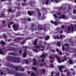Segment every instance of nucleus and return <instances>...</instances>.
<instances>
[{"mask_svg": "<svg viewBox=\"0 0 76 76\" xmlns=\"http://www.w3.org/2000/svg\"><path fill=\"white\" fill-rule=\"evenodd\" d=\"M7 61H11V62H13V63H20V58L18 57L8 56L7 58Z\"/></svg>", "mask_w": 76, "mask_h": 76, "instance_id": "obj_1", "label": "nucleus"}, {"mask_svg": "<svg viewBox=\"0 0 76 76\" xmlns=\"http://www.w3.org/2000/svg\"><path fill=\"white\" fill-rule=\"evenodd\" d=\"M8 71L9 73V74L14 75V76H23V74L22 73H18L15 70L8 69Z\"/></svg>", "mask_w": 76, "mask_h": 76, "instance_id": "obj_2", "label": "nucleus"}, {"mask_svg": "<svg viewBox=\"0 0 76 76\" xmlns=\"http://www.w3.org/2000/svg\"><path fill=\"white\" fill-rule=\"evenodd\" d=\"M7 66L10 67V68H12L13 69H15L16 71H19V69H20V66H16L12 65V64H8L7 65Z\"/></svg>", "mask_w": 76, "mask_h": 76, "instance_id": "obj_3", "label": "nucleus"}, {"mask_svg": "<svg viewBox=\"0 0 76 76\" xmlns=\"http://www.w3.org/2000/svg\"><path fill=\"white\" fill-rule=\"evenodd\" d=\"M27 13L29 16H32V15H34V16H36L37 15V12H34L33 11H27Z\"/></svg>", "mask_w": 76, "mask_h": 76, "instance_id": "obj_4", "label": "nucleus"}, {"mask_svg": "<svg viewBox=\"0 0 76 76\" xmlns=\"http://www.w3.org/2000/svg\"><path fill=\"white\" fill-rule=\"evenodd\" d=\"M17 49V48H12L11 47H10L9 48L7 49V51H12L14 52H16V51H17V50H16Z\"/></svg>", "mask_w": 76, "mask_h": 76, "instance_id": "obj_5", "label": "nucleus"}, {"mask_svg": "<svg viewBox=\"0 0 76 76\" xmlns=\"http://www.w3.org/2000/svg\"><path fill=\"white\" fill-rule=\"evenodd\" d=\"M12 27L15 31H16L18 30V28L19 27V25L14 24L13 25Z\"/></svg>", "mask_w": 76, "mask_h": 76, "instance_id": "obj_6", "label": "nucleus"}, {"mask_svg": "<svg viewBox=\"0 0 76 76\" xmlns=\"http://www.w3.org/2000/svg\"><path fill=\"white\" fill-rule=\"evenodd\" d=\"M43 29V27L42 25L39 24L38 27V31H41Z\"/></svg>", "mask_w": 76, "mask_h": 76, "instance_id": "obj_7", "label": "nucleus"}, {"mask_svg": "<svg viewBox=\"0 0 76 76\" xmlns=\"http://www.w3.org/2000/svg\"><path fill=\"white\" fill-rule=\"evenodd\" d=\"M37 10V17H39V18H41V12L39 11V10Z\"/></svg>", "mask_w": 76, "mask_h": 76, "instance_id": "obj_8", "label": "nucleus"}, {"mask_svg": "<svg viewBox=\"0 0 76 76\" xmlns=\"http://www.w3.org/2000/svg\"><path fill=\"white\" fill-rule=\"evenodd\" d=\"M63 68H64V66H63V65H61L59 66V70L61 72V73L63 72V70H62V69Z\"/></svg>", "mask_w": 76, "mask_h": 76, "instance_id": "obj_9", "label": "nucleus"}, {"mask_svg": "<svg viewBox=\"0 0 76 76\" xmlns=\"http://www.w3.org/2000/svg\"><path fill=\"white\" fill-rule=\"evenodd\" d=\"M43 27H44V31L45 32L47 31V29H48V28L47 27V24H45L43 25Z\"/></svg>", "mask_w": 76, "mask_h": 76, "instance_id": "obj_10", "label": "nucleus"}, {"mask_svg": "<svg viewBox=\"0 0 76 76\" xmlns=\"http://www.w3.org/2000/svg\"><path fill=\"white\" fill-rule=\"evenodd\" d=\"M9 55H11L12 56H18V54L16 53H14L13 52H11L8 53Z\"/></svg>", "mask_w": 76, "mask_h": 76, "instance_id": "obj_11", "label": "nucleus"}, {"mask_svg": "<svg viewBox=\"0 0 76 76\" xmlns=\"http://www.w3.org/2000/svg\"><path fill=\"white\" fill-rule=\"evenodd\" d=\"M37 62L35 60V58L33 59V62L32 63V65H33V66H35V65H37Z\"/></svg>", "mask_w": 76, "mask_h": 76, "instance_id": "obj_12", "label": "nucleus"}, {"mask_svg": "<svg viewBox=\"0 0 76 76\" xmlns=\"http://www.w3.org/2000/svg\"><path fill=\"white\" fill-rule=\"evenodd\" d=\"M73 63V62L71 59H69V61H67V63L69 64H72Z\"/></svg>", "mask_w": 76, "mask_h": 76, "instance_id": "obj_13", "label": "nucleus"}, {"mask_svg": "<svg viewBox=\"0 0 76 76\" xmlns=\"http://www.w3.org/2000/svg\"><path fill=\"white\" fill-rule=\"evenodd\" d=\"M20 15H21V12H20V11L17 12L16 13L17 17H18L20 16Z\"/></svg>", "mask_w": 76, "mask_h": 76, "instance_id": "obj_14", "label": "nucleus"}, {"mask_svg": "<svg viewBox=\"0 0 76 76\" xmlns=\"http://www.w3.org/2000/svg\"><path fill=\"white\" fill-rule=\"evenodd\" d=\"M0 44L2 45V46H4L6 45V42H4L3 40H1L0 42Z\"/></svg>", "mask_w": 76, "mask_h": 76, "instance_id": "obj_15", "label": "nucleus"}, {"mask_svg": "<svg viewBox=\"0 0 76 76\" xmlns=\"http://www.w3.org/2000/svg\"><path fill=\"white\" fill-rule=\"evenodd\" d=\"M37 42H38V39H35L34 42L33 43V45H37Z\"/></svg>", "mask_w": 76, "mask_h": 76, "instance_id": "obj_16", "label": "nucleus"}, {"mask_svg": "<svg viewBox=\"0 0 76 76\" xmlns=\"http://www.w3.org/2000/svg\"><path fill=\"white\" fill-rule=\"evenodd\" d=\"M30 29L31 30L32 32H34V31L37 30V28H36V26H35V28H30Z\"/></svg>", "mask_w": 76, "mask_h": 76, "instance_id": "obj_17", "label": "nucleus"}, {"mask_svg": "<svg viewBox=\"0 0 76 76\" xmlns=\"http://www.w3.org/2000/svg\"><path fill=\"white\" fill-rule=\"evenodd\" d=\"M57 60L59 63H62V60L61 59H60V58L58 59Z\"/></svg>", "mask_w": 76, "mask_h": 76, "instance_id": "obj_18", "label": "nucleus"}, {"mask_svg": "<svg viewBox=\"0 0 76 76\" xmlns=\"http://www.w3.org/2000/svg\"><path fill=\"white\" fill-rule=\"evenodd\" d=\"M21 39H22V38L20 37H18L16 39H15L14 40V41H15V42H16L17 40H21Z\"/></svg>", "mask_w": 76, "mask_h": 76, "instance_id": "obj_19", "label": "nucleus"}, {"mask_svg": "<svg viewBox=\"0 0 76 76\" xmlns=\"http://www.w3.org/2000/svg\"><path fill=\"white\" fill-rule=\"evenodd\" d=\"M67 29L69 31H67V33L69 34L70 32V29H71V28H70V26H68V27L67 28Z\"/></svg>", "mask_w": 76, "mask_h": 76, "instance_id": "obj_20", "label": "nucleus"}, {"mask_svg": "<svg viewBox=\"0 0 76 76\" xmlns=\"http://www.w3.org/2000/svg\"><path fill=\"white\" fill-rule=\"evenodd\" d=\"M26 52H24L23 53V58H25V57H26Z\"/></svg>", "mask_w": 76, "mask_h": 76, "instance_id": "obj_21", "label": "nucleus"}, {"mask_svg": "<svg viewBox=\"0 0 76 76\" xmlns=\"http://www.w3.org/2000/svg\"><path fill=\"white\" fill-rule=\"evenodd\" d=\"M4 16V13L3 12L1 14L0 17V18H3Z\"/></svg>", "mask_w": 76, "mask_h": 76, "instance_id": "obj_22", "label": "nucleus"}, {"mask_svg": "<svg viewBox=\"0 0 76 76\" xmlns=\"http://www.w3.org/2000/svg\"><path fill=\"white\" fill-rule=\"evenodd\" d=\"M15 11V10H7V12H10L11 13H14Z\"/></svg>", "mask_w": 76, "mask_h": 76, "instance_id": "obj_23", "label": "nucleus"}, {"mask_svg": "<svg viewBox=\"0 0 76 76\" xmlns=\"http://www.w3.org/2000/svg\"><path fill=\"white\" fill-rule=\"evenodd\" d=\"M66 16L64 15H62V19H67V17H66Z\"/></svg>", "mask_w": 76, "mask_h": 76, "instance_id": "obj_24", "label": "nucleus"}, {"mask_svg": "<svg viewBox=\"0 0 76 76\" xmlns=\"http://www.w3.org/2000/svg\"><path fill=\"white\" fill-rule=\"evenodd\" d=\"M0 54L4 55V52L2 50H0Z\"/></svg>", "mask_w": 76, "mask_h": 76, "instance_id": "obj_25", "label": "nucleus"}, {"mask_svg": "<svg viewBox=\"0 0 76 76\" xmlns=\"http://www.w3.org/2000/svg\"><path fill=\"white\" fill-rule=\"evenodd\" d=\"M62 8H63L62 7H58L55 8V9L56 10H58L59 9H62Z\"/></svg>", "mask_w": 76, "mask_h": 76, "instance_id": "obj_26", "label": "nucleus"}, {"mask_svg": "<svg viewBox=\"0 0 76 76\" xmlns=\"http://www.w3.org/2000/svg\"><path fill=\"white\" fill-rule=\"evenodd\" d=\"M49 1H50V0H46L45 1V3L46 4H48Z\"/></svg>", "mask_w": 76, "mask_h": 76, "instance_id": "obj_27", "label": "nucleus"}, {"mask_svg": "<svg viewBox=\"0 0 76 76\" xmlns=\"http://www.w3.org/2000/svg\"><path fill=\"white\" fill-rule=\"evenodd\" d=\"M49 38H50V37L48 36H47L45 38V40H48L49 39Z\"/></svg>", "mask_w": 76, "mask_h": 76, "instance_id": "obj_28", "label": "nucleus"}, {"mask_svg": "<svg viewBox=\"0 0 76 76\" xmlns=\"http://www.w3.org/2000/svg\"><path fill=\"white\" fill-rule=\"evenodd\" d=\"M74 30H75V28H74L73 27H72V28L71 29V31L72 32H73Z\"/></svg>", "mask_w": 76, "mask_h": 76, "instance_id": "obj_29", "label": "nucleus"}, {"mask_svg": "<svg viewBox=\"0 0 76 76\" xmlns=\"http://www.w3.org/2000/svg\"><path fill=\"white\" fill-rule=\"evenodd\" d=\"M49 59H52V60L54 59V57H52L51 56H50L49 57Z\"/></svg>", "mask_w": 76, "mask_h": 76, "instance_id": "obj_30", "label": "nucleus"}, {"mask_svg": "<svg viewBox=\"0 0 76 76\" xmlns=\"http://www.w3.org/2000/svg\"><path fill=\"white\" fill-rule=\"evenodd\" d=\"M35 47L36 48H39V49H40V48H41V45L35 46Z\"/></svg>", "mask_w": 76, "mask_h": 76, "instance_id": "obj_31", "label": "nucleus"}, {"mask_svg": "<svg viewBox=\"0 0 76 76\" xmlns=\"http://www.w3.org/2000/svg\"><path fill=\"white\" fill-rule=\"evenodd\" d=\"M33 51H34V52H36V53H38V50L37 49H33Z\"/></svg>", "mask_w": 76, "mask_h": 76, "instance_id": "obj_32", "label": "nucleus"}, {"mask_svg": "<svg viewBox=\"0 0 76 76\" xmlns=\"http://www.w3.org/2000/svg\"><path fill=\"white\" fill-rule=\"evenodd\" d=\"M40 57H42V58H45V55H42L40 56Z\"/></svg>", "mask_w": 76, "mask_h": 76, "instance_id": "obj_33", "label": "nucleus"}, {"mask_svg": "<svg viewBox=\"0 0 76 76\" xmlns=\"http://www.w3.org/2000/svg\"><path fill=\"white\" fill-rule=\"evenodd\" d=\"M63 58L65 61H67V58H66V56H64L63 57Z\"/></svg>", "mask_w": 76, "mask_h": 76, "instance_id": "obj_34", "label": "nucleus"}, {"mask_svg": "<svg viewBox=\"0 0 76 76\" xmlns=\"http://www.w3.org/2000/svg\"><path fill=\"white\" fill-rule=\"evenodd\" d=\"M54 24L57 26V25H58V23H57V21H55V22H54Z\"/></svg>", "mask_w": 76, "mask_h": 76, "instance_id": "obj_35", "label": "nucleus"}, {"mask_svg": "<svg viewBox=\"0 0 76 76\" xmlns=\"http://www.w3.org/2000/svg\"><path fill=\"white\" fill-rule=\"evenodd\" d=\"M32 68L33 70H37V68L35 67H34V66H32Z\"/></svg>", "mask_w": 76, "mask_h": 76, "instance_id": "obj_36", "label": "nucleus"}, {"mask_svg": "<svg viewBox=\"0 0 76 76\" xmlns=\"http://www.w3.org/2000/svg\"><path fill=\"white\" fill-rule=\"evenodd\" d=\"M19 70V71H22V72H23V71H24V69H23V68H20Z\"/></svg>", "mask_w": 76, "mask_h": 76, "instance_id": "obj_37", "label": "nucleus"}, {"mask_svg": "<svg viewBox=\"0 0 76 76\" xmlns=\"http://www.w3.org/2000/svg\"><path fill=\"white\" fill-rule=\"evenodd\" d=\"M57 14L58 15H61V12H58L57 13Z\"/></svg>", "mask_w": 76, "mask_h": 76, "instance_id": "obj_38", "label": "nucleus"}, {"mask_svg": "<svg viewBox=\"0 0 76 76\" xmlns=\"http://www.w3.org/2000/svg\"><path fill=\"white\" fill-rule=\"evenodd\" d=\"M42 70L43 72V74H45V69H42Z\"/></svg>", "mask_w": 76, "mask_h": 76, "instance_id": "obj_39", "label": "nucleus"}, {"mask_svg": "<svg viewBox=\"0 0 76 76\" xmlns=\"http://www.w3.org/2000/svg\"><path fill=\"white\" fill-rule=\"evenodd\" d=\"M57 45L58 47H60V42H57Z\"/></svg>", "mask_w": 76, "mask_h": 76, "instance_id": "obj_40", "label": "nucleus"}, {"mask_svg": "<svg viewBox=\"0 0 76 76\" xmlns=\"http://www.w3.org/2000/svg\"><path fill=\"white\" fill-rule=\"evenodd\" d=\"M53 16H54V18H56V19H57V18H58V17H57V15H56V14H53Z\"/></svg>", "mask_w": 76, "mask_h": 76, "instance_id": "obj_41", "label": "nucleus"}, {"mask_svg": "<svg viewBox=\"0 0 76 76\" xmlns=\"http://www.w3.org/2000/svg\"><path fill=\"white\" fill-rule=\"evenodd\" d=\"M61 27L62 29H65V26H61Z\"/></svg>", "mask_w": 76, "mask_h": 76, "instance_id": "obj_42", "label": "nucleus"}, {"mask_svg": "<svg viewBox=\"0 0 76 76\" xmlns=\"http://www.w3.org/2000/svg\"><path fill=\"white\" fill-rule=\"evenodd\" d=\"M64 45L66 47H69V45L68 43L64 44Z\"/></svg>", "mask_w": 76, "mask_h": 76, "instance_id": "obj_43", "label": "nucleus"}, {"mask_svg": "<svg viewBox=\"0 0 76 76\" xmlns=\"http://www.w3.org/2000/svg\"><path fill=\"white\" fill-rule=\"evenodd\" d=\"M22 6H26V3H23L22 4Z\"/></svg>", "mask_w": 76, "mask_h": 76, "instance_id": "obj_44", "label": "nucleus"}, {"mask_svg": "<svg viewBox=\"0 0 76 76\" xmlns=\"http://www.w3.org/2000/svg\"><path fill=\"white\" fill-rule=\"evenodd\" d=\"M50 51H52V52H53V53H55V50H54V49H51L50 50Z\"/></svg>", "mask_w": 76, "mask_h": 76, "instance_id": "obj_45", "label": "nucleus"}, {"mask_svg": "<svg viewBox=\"0 0 76 76\" xmlns=\"http://www.w3.org/2000/svg\"><path fill=\"white\" fill-rule=\"evenodd\" d=\"M3 37H4V38H7L6 35H5V34H3Z\"/></svg>", "mask_w": 76, "mask_h": 76, "instance_id": "obj_46", "label": "nucleus"}, {"mask_svg": "<svg viewBox=\"0 0 76 76\" xmlns=\"http://www.w3.org/2000/svg\"><path fill=\"white\" fill-rule=\"evenodd\" d=\"M21 23H22V24H25V23H26V21H21Z\"/></svg>", "mask_w": 76, "mask_h": 76, "instance_id": "obj_47", "label": "nucleus"}, {"mask_svg": "<svg viewBox=\"0 0 76 76\" xmlns=\"http://www.w3.org/2000/svg\"><path fill=\"white\" fill-rule=\"evenodd\" d=\"M41 48H45V46H44V45H42L41 46Z\"/></svg>", "mask_w": 76, "mask_h": 76, "instance_id": "obj_48", "label": "nucleus"}, {"mask_svg": "<svg viewBox=\"0 0 76 76\" xmlns=\"http://www.w3.org/2000/svg\"><path fill=\"white\" fill-rule=\"evenodd\" d=\"M55 57L56 58L57 60L60 58L58 57V56H56V55H55Z\"/></svg>", "mask_w": 76, "mask_h": 76, "instance_id": "obj_49", "label": "nucleus"}, {"mask_svg": "<svg viewBox=\"0 0 76 76\" xmlns=\"http://www.w3.org/2000/svg\"><path fill=\"white\" fill-rule=\"evenodd\" d=\"M50 67H52V68H53L54 67V65H53V64H51L50 66Z\"/></svg>", "mask_w": 76, "mask_h": 76, "instance_id": "obj_50", "label": "nucleus"}, {"mask_svg": "<svg viewBox=\"0 0 76 76\" xmlns=\"http://www.w3.org/2000/svg\"><path fill=\"white\" fill-rule=\"evenodd\" d=\"M50 22L51 23H52V24H54V21L51 20L50 21Z\"/></svg>", "mask_w": 76, "mask_h": 76, "instance_id": "obj_51", "label": "nucleus"}, {"mask_svg": "<svg viewBox=\"0 0 76 76\" xmlns=\"http://www.w3.org/2000/svg\"><path fill=\"white\" fill-rule=\"evenodd\" d=\"M35 75H36L33 72L31 74V76H35Z\"/></svg>", "mask_w": 76, "mask_h": 76, "instance_id": "obj_52", "label": "nucleus"}, {"mask_svg": "<svg viewBox=\"0 0 76 76\" xmlns=\"http://www.w3.org/2000/svg\"><path fill=\"white\" fill-rule=\"evenodd\" d=\"M59 54L61 55V56L62 55V52L61 51H60L59 52Z\"/></svg>", "mask_w": 76, "mask_h": 76, "instance_id": "obj_53", "label": "nucleus"}, {"mask_svg": "<svg viewBox=\"0 0 76 76\" xmlns=\"http://www.w3.org/2000/svg\"><path fill=\"white\" fill-rule=\"evenodd\" d=\"M34 26V25L33 24H31V27L30 28H33Z\"/></svg>", "mask_w": 76, "mask_h": 76, "instance_id": "obj_54", "label": "nucleus"}, {"mask_svg": "<svg viewBox=\"0 0 76 76\" xmlns=\"http://www.w3.org/2000/svg\"><path fill=\"white\" fill-rule=\"evenodd\" d=\"M1 75H4V73L3 72H0Z\"/></svg>", "mask_w": 76, "mask_h": 76, "instance_id": "obj_55", "label": "nucleus"}, {"mask_svg": "<svg viewBox=\"0 0 76 76\" xmlns=\"http://www.w3.org/2000/svg\"><path fill=\"white\" fill-rule=\"evenodd\" d=\"M2 23H3L4 24H5L6 22L4 20H3L2 21Z\"/></svg>", "mask_w": 76, "mask_h": 76, "instance_id": "obj_56", "label": "nucleus"}, {"mask_svg": "<svg viewBox=\"0 0 76 76\" xmlns=\"http://www.w3.org/2000/svg\"><path fill=\"white\" fill-rule=\"evenodd\" d=\"M76 13V10H74L73 11V13H74V14H75Z\"/></svg>", "mask_w": 76, "mask_h": 76, "instance_id": "obj_57", "label": "nucleus"}, {"mask_svg": "<svg viewBox=\"0 0 76 76\" xmlns=\"http://www.w3.org/2000/svg\"><path fill=\"white\" fill-rule=\"evenodd\" d=\"M66 49L67 50H69L70 49V48L69 47H66Z\"/></svg>", "mask_w": 76, "mask_h": 76, "instance_id": "obj_58", "label": "nucleus"}, {"mask_svg": "<svg viewBox=\"0 0 76 76\" xmlns=\"http://www.w3.org/2000/svg\"><path fill=\"white\" fill-rule=\"evenodd\" d=\"M25 64H28V60L26 61Z\"/></svg>", "mask_w": 76, "mask_h": 76, "instance_id": "obj_59", "label": "nucleus"}, {"mask_svg": "<svg viewBox=\"0 0 76 76\" xmlns=\"http://www.w3.org/2000/svg\"><path fill=\"white\" fill-rule=\"evenodd\" d=\"M43 64H40V67H42V66H43Z\"/></svg>", "mask_w": 76, "mask_h": 76, "instance_id": "obj_60", "label": "nucleus"}, {"mask_svg": "<svg viewBox=\"0 0 76 76\" xmlns=\"http://www.w3.org/2000/svg\"><path fill=\"white\" fill-rule=\"evenodd\" d=\"M64 72L66 73H67V70H66V69H65L64 70Z\"/></svg>", "mask_w": 76, "mask_h": 76, "instance_id": "obj_61", "label": "nucleus"}, {"mask_svg": "<svg viewBox=\"0 0 76 76\" xmlns=\"http://www.w3.org/2000/svg\"><path fill=\"white\" fill-rule=\"evenodd\" d=\"M42 20H44V19H45V17H44V16H43L42 17Z\"/></svg>", "mask_w": 76, "mask_h": 76, "instance_id": "obj_62", "label": "nucleus"}, {"mask_svg": "<svg viewBox=\"0 0 76 76\" xmlns=\"http://www.w3.org/2000/svg\"><path fill=\"white\" fill-rule=\"evenodd\" d=\"M19 52L20 54H21L22 53V50H20L19 51Z\"/></svg>", "mask_w": 76, "mask_h": 76, "instance_id": "obj_63", "label": "nucleus"}, {"mask_svg": "<svg viewBox=\"0 0 76 76\" xmlns=\"http://www.w3.org/2000/svg\"><path fill=\"white\" fill-rule=\"evenodd\" d=\"M62 50L63 51H64V46L62 47Z\"/></svg>", "mask_w": 76, "mask_h": 76, "instance_id": "obj_64", "label": "nucleus"}]
</instances>
